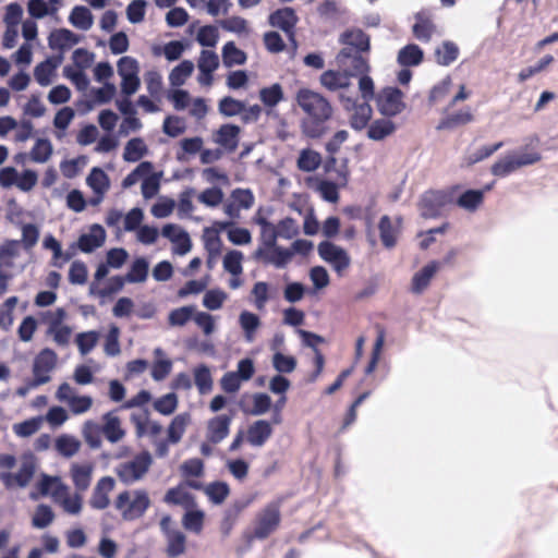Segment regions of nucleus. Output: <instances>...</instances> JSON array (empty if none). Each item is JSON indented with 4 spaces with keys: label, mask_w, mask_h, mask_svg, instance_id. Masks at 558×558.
<instances>
[{
    "label": "nucleus",
    "mask_w": 558,
    "mask_h": 558,
    "mask_svg": "<svg viewBox=\"0 0 558 558\" xmlns=\"http://www.w3.org/2000/svg\"><path fill=\"white\" fill-rule=\"evenodd\" d=\"M295 100L304 112L301 121L302 133L308 138L322 137L327 132V122L333 114L329 100L308 88H301L296 93Z\"/></svg>",
    "instance_id": "1"
},
{
    "label": "nucleus",
    "mask_w": 558,
    "mask_h": 558,
    "mask_svg": "<svg viewBox=\"0 0 558 558\" xmlns=\"http://www.w3.org/2000/svg\"><path fill=\"white\" fill-rule=\"evenodd\" d=\"M283 497H279L266 504L256 514L251 532L244 534L248 544L255 539H266L274 534L281 523V506Z\"/></svg>",
    "instance_id": "2"
},
{
    "label": "nucleus",
    "mask_w": 558,
    "mask_h": 558,
    "mask_svg": "<svg viewBox=\"0 0 558 558\" xmlns=\"http://www.w3.org/2000/svg\"><path fill=\"white\" fill-rule=\"evenodd\" d=\"M150 498L145 489L123 490L114 499V508L124 521L142 518L150 507Z\"/></svg>",
    "instance_id": "3"
},
{
    "label": "nucleus",
    "mask_w": 558,
    "mask_h": 558,
    "mask_svg": "<svg viewBox=\"0 0 558 558\" xmlns=\"http://www.w3.org/2000/svg\"><path fill=\"white\" fill-rule=\"evenodd\" d=\"M153 463L151 456L148 451H142L132 460L119 463L116 469V475L124 485H132L141 481L148 472Z\"/></svg>",
    "instance_id": "4"
},
{
    "label": "nucleus",
    "mask_w": 558,
    "mask_h": 558,
    "mask_svg": "<svg viewBox=\"0 0 558 558\" xmlns=\"http://www.w3.org/2000/svg\"><path fill=\"white\" fill-rule=\"evenodd\" d=\"M457 190H459V185H454L448 190H430L425 192L420 202L422 216L424 218L438 217L446 206L453 204Z\"/></svg>",
    "instance_id": "5"
},
{
    "label": "nucleus",
    "mask_w": 558,
    "mask_h": 558,
    "mask_svg": "<svg viewBox=\"0 0 558 558\" xmlns=\"http://www.w3.org/2000/svg\"><path fill=\"white\" fill-rule=\"evenodd\" d=\"M541 159L542 155L536 150L509 154L494 162L490 172L495 177L505 178L522 167L537 163Z\"/></svg>",
    "instance_id": "6"
},
{
    "label": "nucleus",
    "mask_w": 558,
    "mask_h": 558,
    "mask_svg": "<svg viewBox=\"0 0 558 558\" xmlns=\"http://www.w3.org/2000/svg\"><path fill=\"white\" fill-rule=\"evenodd\" d=\"M36 468L35 456L33 453L23 454L19 471L15 473L0 472V481L7 489L25 488L32 482Z\"/></svg>",
    "instance_id": "7"
},
{
    "label": "nucleus",
    "mask_w": 558,
    "mask_h": 558,
    "mask_svg": "<svg viewBox=\"0 0 558 558\" xmlns=\"http://www.w3.org/2000/svg\"><path fill=\"white\" fill-rule=\"evenodd\" d=\"M58 362L57 353L49 349H43L33 362V379L31 386L38 387L51 380L50 373L56 368Z\"/></svg>",
    "instance_id": "8"
},
{
    "label": "nucleus",
    "mask_w": 558,
    "mask_h": 558,
    "mask_svg": "<svg viewBox=\"0 0 558 558\" xmlns=\"http://www.w3.org/2000/svg\"><path fill=\"white\" fill-rule=\"evenodd\" d=\"M336 62L350 77L369 71L368 58L363 52L354 51L352 48H342L336 57Z\"/></svg>",
    "instance_id": "9"
},
{
    "label": "nucleus",
    "mask_w": 558,
    "mask_h": 558,
    "mask_svg": "<svg viewBox=\"0 0 558 558\" xmlns=\"http://www.w3.org/2000/svg\"><path fill=\"white\" fill-rule=\"evenodd\" d=\"M376 105L383 116L395 117L405 108L403 93L398 87H385L377 94Z\"/></svg>",
    "instance_id": "10"
},
{
    "label": "nucleus",
    "mask_w": 558,
    "mask_h": 558,
    "mask_svg": "<svg viewBox=\"0 0 558 558\" xmlns=\"http://www.w3.org/2000/svg\"><path fill=\"white\" fill-rule=\"evenodd\" d=\"M170 525L171 518L169 515L163 517L160 521V530L167 543L165 553L169 558H177L185 553L186 536L182 531L172 529Z\"/></svg>",
    "instance_id": "11"
},
{
    "label": "nucleus",
    "mask_w": 558,
    "mask_h": 558,
    "mask_svg": "<svg viewBox=\"0 0 558 558\" xmlns=\"http://www.w3.org/2000/svg\"><path fill=\"white\" fill-rule=\"evenodd\" d=\"M340 101L347 111L352 112L349 118L352 129L361 131L367 126L373 114V109L368 101L357 102L356 99L344 97L342 94L340 95Z\"/></svg>",
    "instance_id": "12"
},
{
    "label": "nucleus",
    "mask_w": 558,
    "mask_h": 558,
    "mask_svg": "<svg viewBox=\"0 0 558 558\" xmlns=\"http://www.w3.org/2000/svg\"><path fill=\"white\" fill-rule=\"evenodd\" d=\"M236 412L234 409L228 413L218 414L207 421L206 439L211 444H220L230 434V427Z\"/></svg>",
    "instance_id": "13"
},
{
    "label": "nucleus",
    "mask_w": 558,
    "mask_h": 558,
    "mask_svg": "<svg viewBox=\"0 0 558 558\" xmlns=\"http://www.w3.org/2000/svg\"><path fill=\"white\" fill-rule=\"evenodd\" d=\"M317 251L320 258L329 263L339 275L350 266V257L348 253L332 242H320Z\"/></svg>",
    "instance_id": "14"
},
{
    "label": "nucleus",
    "mask_w": 558,
    "mask_h": 558,
    "mask_svg": "<svg viewBox=\"0 0 558 558\" xmlns=\"http://www.w3.org/2000/svg\"><path fill=\"white\" fill-rule=\"evenodd\" d=\"M299 17L294 9L284 7L275 10L269 14L268 23L276 28L281 29L287 34L289 39L295 43V26Z\"/></svg>",
    "instance_id": "15"
},
{
    "label": "nucleus",
    "mask_w": 558,
    "mask_h": 558,
    "mask_svg": "<svg viewBox=\"0 0 558 558\" xmlns=\"http://www.w3.org/2000/svg\"><path fill=\"white\" fill-rule=\"evenodd\" d=\"M292 256V251L278 245L268 248L258 247L254 252L255 259L262 260L265 264H272L277 268L284 267L291 260Z\"/></svg>",
    "instance_id": "16"
},
{
    "label": "nucleus",
    "mask_w": 558,
    "mask_h": 558,
    "mask_svg": "<svg viewBox=\"0 0 558 558\" xmlns=\"http://www.w3.org/2000/svg\"><path fill=\"white\" fill-rule=\"evenodd\" d=\"M271 423L258 420L248 425L245 433V441L253 447H263L272 435Z\"/></svg>",
    "instance_id": "17"
},
{
    "label": "nucleus",
    "mask_w": 558,
    "mask_h": 558,
    "mask_svg": "<svg viewBox=\"0 0 558 558\" xmlns=\"http://www.w3.org/2000/svg\"><path fill=\"white\" fill-rule=\"evenodd\" d=\"M114 480L111 476L101 477L90 496L89 505L93 509L104 510L110 505L109 494L114 488Z\"/></svg>",
    "instance_id": "18"
},
{
    "label": "nucleus",
    "mask_w": 558,
    "mask_h": 558,
    "mask_svg": "<svg viewBox=\"0 0 558 558\" xmlns=\"http://www.w3.org/2000/svg\"><path fill=\"white\" fill-rule=\"evenodd\" d=\"M51 497L63 510L70 514H78L82 510V497L78 494L71 496L64 484H58L51 492Z\"/></svg>",
    "instance_id": "19"
},
{
    "label": "nucleus",
    "mask_w": 558,
    "mask_h": 558,
    "mask_svg": "<svg viewBox=\"0 0 558 558\" xmlns=\"http://www.w3.org/2000/svg\"><path fill=\"white\" fill-rule=\"evenodd\" d=\"M415 23L412 26L413 36L423 43H428L437 32V26L428 12L421 11L414 15Z\"/></svg>",
    "instance_id": "20"
},
{
    "label": "nucleus",
    "mask_w": 558,
    "mask_h": 558,
    "mask_svg": "<svg viewBox=\"0 0 558 558\" xmlns=\"http://www.w3.org/2000/svg\"><path fill=\"white\" fill-rule=\"evenodd\" d=\"M102 425H100L105 438L112 442H119L125 436V430L121 426V420L116 414V411H109L101 417Z\"/></svg>",
    "instance_id": "21"
},
{
    "label": "nucleus",
    "mask_w": 558,
    "mask_h": 558,
    "mask_svg": "<svg viewBox=\"0 0 558 558\" xmlns=\"http://www.w3.org/2000/svg\"><path fill=\"white\" fill-rule=\"evenodd\" d=\"M340 43L345 46L344 48H352L363 53H368L371 48L369 36L360 28L345 31L340 37Z\"/></svg>",
    "instance_id": "22"
},
{
    "label": "nucleus",
    "mask_w": 558,
    "mask_h": 558,
    "mask_svg": "<svg viewBox=\"0 0 558 558\" xmlns=\"http://www.w3.org/2000/svg\"><path fill=\"white\" fill-rule=\"evenodd\" d=\"M440 269V263L433 260L425 265L420 271L415 272L412 282L411 291L415 294L424 292L430 283L432 278Z\"/></svg>",
    "instance_id": "23"
},
{
    "label": "nucleus",
    "mask_w": 558,
    "mask_h": 558,
    "mask_svg": "<svg viewBox=\"0 0 558 558\" xmlns=\"http://www.w3.org/2000/svg\"><path fill=\"white\" fill-rule=\"evenodd\" d=\"M351 77L343 71L327 70L322 73L319 82L329 92L347 89L351 86Z\"/></svg>",
    "instance_id": "24"
},
{
    "label": "nucleus",
    "mask_w": 558,
    "mask_h": 558,
    "mask_svg": "<svg viewBox=\"0 0 558 558\" xmlns=\"http://www.w3.org/2000/svg\"><path fill=\"white\" fill-rule=\"evenodd\" d=\"M106 240L105 229L95 225L89 233L82 234L77 240V247L84 253H92L100 247Z\"/></svg>",
    "instance_id": "25"
},
{
    "label": "nucleus",
    "mask_w": 558,
    "mask_h": 558,
    "mask_svg": "<svg viewBox=\"0 0 558 558\" xmlns=\"http://www.w3.org/2000/svg\"><path fill=\"white\" fill-rule=\"evenodd\" d=\"M62 61V57L48 58L38 63L34 69V77L40 86H48L52 82V76Z\"/></svg>",
    "instance_id": "26"
},
{
    "label": "nucleus",
    "mask_w": 558,
    "mask_h": 558,
    "mask_svg": "<svg viewBox=\"0 0 558 558\" xmlns=\"http://www.w3.org/2000/svg\"><path fill=\"white\" fill-rule=\"evenodd\" d=\"M163 501L168 505L182 506L185 509L195 507V497L185 489L183 484L168 489L163 497Z\"/></svg>",
    "instance_id": "27"
},
{
    "label": "nucleus",
    "mask_w": 558,
    "mask_h": 558,
    "mask_svg": "<svg viewBox=\"0 0 558 558\" xmlns=\"http://www.w3.org/2000/svg\"><path fill=\"white\" fill-rule=\"evenodd\" d=\"M487 185L485 190H468L463 192L458 198L454 197V204L468 211H475L484 202V192L489 190Z\"/></svg>",
    "instance_id": "28"
},
{
    "label": "nucleus",
    "mask_w": 558,
    "mask_h": 558,
    "mask_svg": "<svg viewBox=\"0 0 558 558\" xmlns=\"http://www.w3.org/2000/svg\"><path fill=\"white\" fill-rule=\"evenodd\" d=\"M240 131L235 124H222L217 131L216 142L232 151L238 147Z\"/></svg>",
    "instance_id": "29"
},
{
    "label": "nucleus",
    "mask_w": 558,
    "mask_h": 558,
    "mask_svg": "<svg viewBox=\"0 0 558 558\" xmlns=\"http://www.w3.org/2000/svg\"><path fill=\"white\" fill-rule=\"evenodd\" d=\"M254 220L260 227L262 247L268 248L277 245V239L280 238L277 226L260 216L259 211L255 216Z\"/></svg>",
    "instance_id": "30"
},
{
    "label": "nucleus",
    "mask_w": 558,
    "mask_h": 558,
    "mask_svg": "<svg viewBox=\"0 0 558 558\" xmlns=\"http://www.w3.org/2000/svg\"><path fill=\"white\" fill-rule=\"evenodd\" d=\"M80 41V37L74 34L72 31L66 28L58 29L51 33L49 37V46L52 49H59L60 51H64L70 49L74 45Z\"/></svg>",
    "instance_id": "31"
},
{
    "label": "nucleus",
    "mask_w": 558,
    "mask_h": 558,
    "mask_svg": "<svg viewBox=\"0 0 558 558\" xmlns=\"http://www.w3.org/2000/svg\"><path fill=\"white\" fill-rule=\"evenodd\" d=\"M460 50L456 43L445 40L435 49V61L437 64L448 66L459 57Z\"/></svg>",
    "instance_id": "32"
},
{
    "label": "nucleus",
    "mask_w": 558,
    "mask_h": 558,
    "mask_svg": "<svg viewBox=\"0 0 558 558\" xmlns=\"http://www.w3.org/2000/svg\"><path fill=\"white\" fill-rule=\"evenodd\" d=\"M424 59L423 50L415 44H409L398 52V63L402 66H416Z\"/></svg>",
    "instance_id": "33"
},
{
    "label": "nucleus",
    "mask_w": 558,
    "mask_h": 558,
    "mask_svg": "<svg viewBox=\"0 0 558 558\" xmlns=\"http://www.w3.org/2000/svg\"><path fill=\"white\" fill-rule=\"evenodd\" d=\"M93 468L88 464H74L71 468V477L78 492H85L92 482Z\"/></svg>",
    "instance_id": "34"
},
{
    "label": "nucleus",
    "mask_w": 558,
    "mask_h": 558,
    "mask_svg": "<svg viewBox=\"0 0 558 558\" xmlns=\"http://www.w3.org/2000/svg\"><path fill=\"white\" fill-rule=\"evenodd\" d=\"M148 151V148L141 137L131 138L124 147L123 159L128 162H136Z\"/></svg>",
    "instance_id": "35"
},
{
    "label": "nucleus",
    "mask_w": 558,
    "mask_h": 558,
    "mask_svg": "<svg viewBox=\"0 0 558 558\" xmlns=\"http://www.w3.org/2000/svg\"><path fill=\"white\" fill-rule=\"evenodd\" d=\"M396 131V124L388 119L375 120L367 130V136L373 141H381Z\"/></svg>",
    "instance_id": "36"
},
{
    "label": "nucleus",
    "mask_w": 558,
    "mask_h": 558,
    "mask_svg": "<svg viewBox=\"0 0 558 558\" xmlns=\"http://www.w3.org/2000/svg\"><path fill=\"white\" fill-rule=\"evenodd\" d=\"M204 493L214 505H221L230 495V487L226 482L216 481L206 485Z\"/></svg>",
    "instance_id": "37"
},
{
    "label": "nucleus",
    "mask_w": 558,
    "mask_h": 558,
    "mask_svg": "<svg viewBox=\"0 0 558 558\" xmlns=\"http://www.w3.org/2000/svg\"><path fill=\"white\" fill-rule=\"evenodd\" d=\"M348 132L344 130H340L336 132L335 135L326 144V150L328 151V154H330L326 162L327 171H331L335 168L337 159L336 157H333V155L339 151L341 145L348 140Z\"/></svg>",
    "instance_id": "38"
},
{
    "label": "nucleus",
    "mask_w": 558,
    "mask_h": 558,
    "mask_svg": "<svg viewBox=\"0 0 558 558\" xmlns=\"http://www.w3.org/2000/svg\"><path fill=\"white\" fill-rule=\"evenodd\" d=\"M473 121V114L470 110H460L442 118L437 126L438 130L454 129L459 125H465Z\"/></svg>",
    "instance_id": "39"
},
{
    "label": "nucleus",
    "mask_w": 558,
    "mask_h": 558,
    "mask_svg": "<svg viewBox=\"0 0 558 558\" xmlns=\"http://www.w3.org/2000/svg\"><path fill=\"white\" fill-rule=\"evenodd\" d=\"M69 20L73 26L82 31H88L93 26V14L83 5L74 7Z\"/></svg>",
    "instance_id": "40"
},
{
    "label": "nucleus",
    "mask_w": 558,
    "mask_h": 558,
    "mask_svg": "<svg viewBox=\"0 0 558 558\" xmlns=\"http://www.w3.org/2000/svg\"><path fill=\"white\" fill-rule=\"evenodd\" d=\"M379 235L381 243L385 247L391 248L397 243V229L392 226L391 219L389 216L385 215L380 218L379 225Z\"/></svg>",
    "instance_id": "41"
},
{
    "label": "nucleus",
    "mask_w": 558,
    "mask_h": 558,
    "mask_svg": "<svg viewBox=\"0 0 558 558\" xmlns=\"http://www.w3.org/2000/svg\"><path fill=\"white\" fill-rule=\"evenodd\" d=\"M252 498L246 500H234L225 511L223 525H227V533L232 529L240 514L251 505Z\"/></svg>",
    "instance_id": "42"
},
{
    "label": "nucleus",
    "mask_w": 558,
    "mask_h": 558,
    "mask_svg": "<svg viewBox=\"0 0 558 558\" xmlns=\"http://www.w3.org/2000/svg\"><path fill=\"white\" fill-rule=\"evenodd\" d=\"M322 162V157L319 153L306 148L301 150L300 156L298 158V168L304 172L315 171Z\"/></svg>",
    "instance_id": "43"
},
{
    "label": "nucleus",
    "mask_w": 558,
    "mask_h": 558,
    "mask_svg": "<svg viewBox=\"0 0 558 558\" xmlns=\"http://www.w3.org/2000/svg\"><path fill=\"white\" fill-rule=\"evenodd\" d=\"M148 276V262L144 257L136 258L125 280L130 283L144 282Z\"/></svg>",
    "instance_id": "44"
},
{
    "label": "nucleus",
    "mask_w": 558,
    "mask_h": 558,
    "mask_svg": "<svg viewBox=\"0 0 558 558\" xmlns=\"http://www.w3.org/2000/svg\"><path fill=\"white\" fill-rule=\"evenodd\" d=\"M222 60L226 66L241 65L246 61V54L233 41H228L222 48Z\"/></svg>",
    "instance_id": "45"
},
{
    "label": "nucleus",
    "mask_w": 558,
    "mask_h": 558,
    "mask_svg": "<svg viewBox=\"0 0 558 558\" xmlns=\"http://www.w3.org/2000/svg\"><path fill=\"white\" fill-rule=\"evenodd\" d=\"M219 66V59L216 52L211 50H202L198 59L199 71L208 76L207 83L211 82V73Z\"/></svg>",
    "instance_id": "46"
},
{
    "label": "nucleus",
    "mask_w": 558,
    "mask_h": 558,
    "mask_svg": "<svg viewBox=\"0 0 558 558\" xmlns=\"http://www.w3.org/2000/svg\"><path fill=\"white\" fill-rule=\"evenodd\" d=\"M80 448V440L70 435H61L56 440V449L65 458H71L76 454Z\"/></svg>",
    "instance_id": "47"
},
{
    "label": "nucleus",
    "mask_w": 558,
    "mask_h": 558,
    "mask_svg": "<svg viewBox=\"0 0 558 558\" xmlns=\"http://www.w3.org/2000/svg\"><path fill=\"white\" fill-rule=\"evenodd\" d=\"M194 64L190 60H183L180 64L172 69L169 74V81L172 86L183 85L187 77L191 76Z\"/></svg>",
    "instance_id": "48"
},
{
    "label": "nucleus",
    "mask_w": 558,
    "mask_h": 558,
    "mask_svg": "<svg viewBox=\"0 0 558 558\" xmlns=\"http://www.w3.org/2000/svg\"><path fill=\"white\" fill-rule=\"evenodd\" d=\"M205 513L202 510H187L182 518L185 530L199 534L203 531Z\"/></svg>",
    "instance_id": "49"
},
{
    "label": "nucleus",
    "mask_w": 558,
    "mask_h": 558,
    "mask_svg": "<svg viewBox=\"0 0 558 558\" xmlns=\"http://www.w3.org/2000/svg\"><path fill=\"white\" fill-rule=\"evenodd\" d=\"M54 520V512L51 507L40 504L36 507L32 518V525L36 529H45L49 526Z\"/></svg>",
    "instance_id": "50"
},
{
    "label": "nucleus",
    "mask_w": 558,
    "mask_h": 558,
    "mask_svg": "<svg viewBox=\"0 0 558 558\" xmlns=\"http://www.w3.org/2000/svg\"><path fill=\"white\" fill-rule=\"evenodd\" d=\"M82 434L84 440L90 448L97 449L101 446L102 430L99 424L94 421H87L83 425Z\"/></svg>",
    "instance_id": "51"
},
{
    "label": "nucleus",
    "mask_w": 558,
    "mask_h": 558,
    "mask_svg": "<svg viewBox=\"0 0 558 558\" xmlns=\"http://www.w3.org/2000/svg\"><path fill=\"white\" fill-rule=\"evenodd\" d=\"M19 254V242L8 241L0 246V269L12 268L14 265V258Z\"/></svg>",
    "instance_id": "52"
},
{
    "label": "nucleus",
    "mask_w": 558,
    "mask_h": 558,
    "mask_svg": "<svg viewBox=\"0 0 558 558\" xmlns=\"http://www.w3.org/2000/svg\"><path fill=\"white\" fill-rule=\"evenodd\" d=\"M48 335L52 336L53 341L59 347H66L70 343L72 330L69 326L53 320L48 328Z\"/></svg>",
    "instance_id": "53"
},
{
    "label": "nucleus",
    "mask_w": 558,
    "mask_h": 558,
    "mask_svg": "<svg viewBox=\"0 0 558 558\" xmlns=\"http://www.w3.org/2000/svg\"><path fill=\"white\" fill-rule=\"evenodd\" d=\"M259 98L266 107H275L283 99V90L279 83L259 90Z\"/></svg>",
    "instance_id": "54"
},
{
    "label": "nucleus",
    "mask_w": 558,
    "mask_h": 558,
    "mask_svg": "<svg viewBox=\"0 0 558 558\" xmlns=\"http://www.w3.org/2000/svg\"><path fill=\"white\" fill-rule=\"evenodd\" d=\"M243 254L238 250L229 251L223 257V268L233 277H239L243 272Z\"/></svg>",
    "instance_id": "55"
},
{
    "label": "nucleus",
    "mask_w": 558,
    "mask_h": 558,
    "mask_svg": "<svg viewBox=\"0 0 558 558\" xmlns=\"http://www.w3.org/2000/svg\"><path fill=\"white\" fill-rule=\"evenodd\" d=\"M29 155L31 159L35 162H46L52 155V145L50 141L46 138H38Z\"/></svg>",
    "instance_id": "56"
},
{
    "label": "nucleus",
    "mask_w": 558,
    "mask_h": 558,
    "mask_svg": "<svg viewBox=\"0 0 558 558\" xmlns=\"http://www.w3.org/2000/svg\"><path fill=\"white\" fill-rule=\"evenodd\" d=\"M195 314V306L186 305L174 308L168 316V322L171 326H184L189 320L193 319Z\"/></svg>",
    "instance_id": "57"
},
{
    "label": "nucleus",
    "mask_w": 558,
    "mask_h": 558,
    "mask_svg": "<svg viewBox=\"0 0 558 558\" xmlns=\"http://www.w3.org/2000/svg\"><path fill=\"white\" fill-rule=\"evenodd\" d=\"M554 61L555 59L551 54H546L542 59H539L535 65L523 68L518 74L519 82L523 83L531 78L532 76H534L535 74L541 73Z\"/></svg>",
    "instance_id": "58"
},
{
    "label": "nucleus",
    "mask_w": 558,
    "mask_h": 558,
    "mask_svg": "<svg viewBox=\"0 0 558 558\" xmlns=\"http://www.w3.org/2000/svg\"><path fill=\"white\" fill-rule=\"evenodd\" d=\"M189 421L187 414L177 415L168 427V439L172 444H177L182 438Z\"/></svg>",
    "instance_id": "59"
},
{
    "label": "nucleus",
    "mask_w": 558,
    "mask_h": 558,
    "mask_svg": "<svg viewBox=\"0 0 558 558\" xmlns=\"http://www.w3.org/2000/svg\"><path fill=\"white\" fill-rule=\"evenodd\" d=\"M504 146V142H498L493 145H485L472 154L465 156L464 161L468 166L475 165L488 157H490L494 153L500 149Z\"/></svg>",
    "instance_id": "60"
},
{
    "label": "nucleus",
    "mask_w": 558,
    "mask_h": 558,
    "mask_svg": "<svg viewBox=\"0 0 558 558\" xmlns=\"http://www.w3.org/2000/svg\"><path fill=\"white\" fill-rule=\"evenodd\" d=\"M88 185L96 192V193H104L109 187V179L106 172L100 168H93L88 178H87Z\"/></svg>",
    "instance_id": "61"
},
{
    "label": "nucleus",
    "mask_w": 558,
    "mask_h": 558,
    "mask_svg": "<svg viewBox=\"0 0 558 558\" xmlns=\"http://www.w3.org/2000/svg\"><path fill=\"white\" fill-rule=\"evenodd\" d=\"M230 201H232V203H234L241 210H247L253 207L255 197L248 189H235L230 194Z\"/></svg>",
    "instance_id": "62"
},
{
    "label": "nucleus",
    "mask_w": 558,
    "mask_h": 558,
    "mask_svg": "<svg viewBox=\"0 0 558 558\" xmlns=\"http://www.w3.org/2000/svg\"><path fill=\"white\" fill-rule=\"evenodd\" d=\"M194 380L201 393L208 392L213 388V378L206 365H199L194 369Z\"/></svg>",
    "instance_id": "63"
},
{
    "label": "nucleus",
    "mask_w": 558,
    "mask_h": 558,
    "mask_svg": "<svg viewBox=\"0 0 558 558\" xmlns=\"http://www.w3.org/2000/svg\"><path fill=\"white\" fill-rule=\"evenodd\" d=\"M41 423L43 418L40 416L32 417L14 424L13 430L20 437H29L39 430Z\"/></svg>",
    "instance_id": "64"
}]
</instances>
